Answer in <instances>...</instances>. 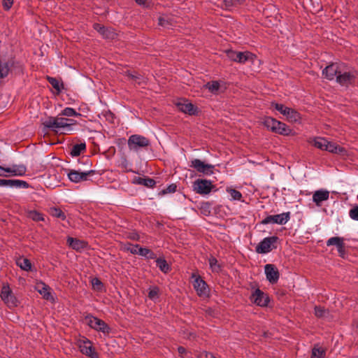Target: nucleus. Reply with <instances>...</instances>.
<instances>
[{
  "label": "nucleus",
  "mask_w": 358,
  "mask_h": 358,
  "mask_svg": "<svg viewBox=\"0 0 358 358\" xmlns=\"http://www.w3.org/2000/svg\"><path fill=\"white\" fill-rule=\"evenodd\" d=\"M48 80L49 83L52 86V87L57 90V92H61L63 85L57 78L53 77H48Z\"/></svg>",
  "instance_id": "nucleus-42"
},
{
  "label": "nucleus",
  "mask_w": 358,
  "mask_h": 358,
  "mask_svg": "<svg viewBox=\"0 0 358 358\" xmlns=\"http://www.w3.org/2000/svg\"><path fill=\"white\" fill-rule=\"evenodd\" d=\"M194 191L199 194H209L213 185L210 180L206 179H197L193 182Z\"/></svg>",
  "instance_id": "nucleus-8"
},
{
  "label": "nucleus",
  "mask_w": 358,
  "mask_h": 358,
  "mask_svg": "<svg viewBox=\"0 0 358 358\" xmlns=\"http://www.w3.org/2000/svg\"><path fill=\"white\" fill-rule=\"evenodd\" d=\"M189 166L194 168L196 171L205 175H211L213 173L214 166L205 164L199 159H194L190 162Z\"/></svg>",
  "instance_id": "nucleus-13"
},
{
  "label": "nucleus",
  "mask_w": 358,
  "mask_h": 358,
  "mask_svg": "<svg viewBox=\"0 0 358 358\" xmlns=\"http://www.w3.org/2000/svg\"><path fill=\"white\" fill-rule=\"evenodd\" d=\"M253 55L249 52H238L236 62L244 64L248 60L252 59Z\"/></svg>",
  "instance_id": "nucleus-29"
},
{
  "label": "nucleus",
  "mask_w": 358,
  "mask_h": 358,
  "mask_svg": "<svg viewBox=\"0 0 358 358\" xmlns=\"http://www.w3.org/2000/svg\"><path fill=\"white\" fill-rule=\"evenodd\" d=\"M3 186L15 188H27L29 184L24 180L18 179H0V187Z\"/></svg>",
  "instance_id": "nucleus-17"
},
{
  "label": "nucleus",
  "mask_w": 358,
  "mask_h": 358,
  "mask_svg": "<svg viewBox=\"0 0 358 358\" xmlns=\"http://www.w3.org/2000/svg\"><path fill=\"white\" fill-rule=\"evenodd\" d=\"M327 142L328 140L323 137H315L311 141L315 148L321 150H325Z\"/></svg>",
  "instance_id": "nucleus-27"
},
{
  "label": "nucleus",
  "mask_w": 358,
  "mask_h": 358,
  "mask_svg": "<svg viewBox=\"0 0 358 358\" xmlns=\"http://www.w3.org/2000/svg\"><path fill=\"white\" fill-rule=\"evenodd\" d=\"M85 320L90 328L97 331H100L106 334H109L111 331L110 327L103 320L99 319L91 314L86 315Z\"/></svg>",
  "instance_id": "nucleus-2"
},
{
  "label": "nucleus",
  "mask_w": 358,
  "mask_h": 358,
  "mask_svg": "<svg viewBox=\"0 0 358 358\" xmlns=\"http://www.w3.org/2000/svg\"><path fill=\"white\" fill-rule=\"evenodd\" d=\"M78 347L80 352L90 358H99L97 352L93 348L91 341L84 338L78 341Z\"/></svg>",
  "instance_id": "nucleus-12"
},
{
  "label": "nucleus",
  "mask_w": 358,
  "mask_h": 358,
  "mask_svg": "<svg viewBox=\"0 0 358 358\" xmlns=\"http://www.w3.org/2000/svg\"><path fill=\"white\" fill-rule=\"evenodd\" d=\"M159 24L162 27L169 28L173 25V18L169 15H162L159 17Z\"/></svg>",
  "instance_id": "nucleus-36"
},
{
  "label": "nucleus",
  "mask_w": 358,
  "mask_h": 358,
  "mask_svg": "<svg viewBox=\"0 0 358 358\" xmlns=\"http://www.w3.org/2000/svg\"><path fill=\"white\" fill-rule=\"evenodd\" d=\"M176 106L180 111L189 115H194L196 112V108L187 100H180L176 103Z\"/></svg>",
  "instance_id": "nucleus-21"
},
{
  "label": "nucleus",
  "mask_w": 358,
  "mask_h": 358,
  "mask_svg": "<svg viewBox=\"0 0 358 358\" xmlns=\"http://www.w3.org/2000/svg\"><path fill=\"white\" fill-rule=\"evenodd\" d=\"M86 150V143L82 142L80 143L73 145L71 148L70 155L73 157H78Z\"/></svg>",
  "instance_id": "nucleus-25"
},
{
  "label": "nucleus",
  "mask_w": 358,
  "mask_h": 358,
  "mask_svg": "<svg viewBox=\"0 0 358 358\" xmlns=\"http://www.w3.org/2000/svg\"><path fill=\"white\" fill-rule=\"evenodd\" d=\"M94 28L98 32H99L104 38H110V35L111 34L105 27L102 26L100 24H94Z\"/></svg>",
  "instance_id": "nucleus-45"
},
{
  "label": "nucleus",
  "mask_w": 358,
  "mask_h": 358,
  "mask_svg": "<svg viewBox=\"0 0 358 358\" xmlns=\"http://www.w3.org/2000/svg\"><path fill=\"white\" fill-rule=\"evenodd\" d=\"M128 148L130 150L138 152L140 149L150 145V141L145 136L134 134L128 139Z\"/></svg>",
  "instance_id": "nucleus-4"
},
{
  "label": "nucleus",
  "mask_w": 358,
  "mask_h": 358,
  "mask_svg": "<svg viewBox=\"0 0 358 358\" xmlns=\"http://www.w3.org/2000/svg\"><path fill=\"white\" fill-rule=\"evenodd\" d=\"M264 272L267 280L273 284L278 282L279 279V272L273 264H266L264 266Z\"/></svg>",
  "instance_id": "nucleus-15"
},
{
  "label": "nucleus",
  "mask_w": 358,
  "mask_h": 358,
  "mask_svg": "<svg viewBox=\"0 0 358 358\" xmlns=\"http://www.w3.org/2000/svg\"><path fill=\"white\" fill-rule=\"evenodd\" d=\"M291 213L285 212L278 215H268L262 221V224H278L280 225L285 224L290 220Z\"/></svg>",
  "instance_id": "nucleus-7"
},
{
  "label": "nucleus",
  "mask_w": 358,
  "mask_h": 358,
  "mask_svg": "<svg viewBox=\"0 0 358 358\" xmlns=\"http://www.w3.org/2000/svg\"><path fill=\"white\" fill-rule=\"evenodd\" d=\"M238 55V52L234 50H229L227 52V57L232 61L236 62V55Z\"/></svg>",
  "instance_id": "nucleus-53"
},
{
  "label": "nucleus",
  "mask_w": 358,
  "mask_h": 358,
  "mask_svg": "<svg viewBox=\"0 0 358 358\" xmlns=\"http://www.w3.org/2000/svg\"><path fill=\"white\" fill-rule=\"evenodd\" d=\"M192 278H194L193 286L199 296H208L209 289L207 283L195 273H192Z\"/></svg>",
  "instance_id": "nucleus-9"
},
{
  "label": "nucleus",
  "mask_w": 358,
  "mask_h": 358,
  "mask_svg": "<svg viewBox=\"0 0 358 358\" xmlns=\"http://www.w3.org/2000/svg\"><path fill=\"white\" fill-rule=\"evenodd\" d=\"M278 238L275 236L264 238L255 248V251L259 254H266L273 249L276 248Z\"/></svg>",
  "instance_id": "nucleus-6"
},
{
  "label": "nucleus",
  "mask_w": 358,
  "mask_h": 358,
  "mask_svg": "<svg viewBox=\"0 0 358 358\" xmlns=\"http://www.w3.org/2000/svg\"><path fill=\"white\" fill-rule=\"evenodd\" d=\"M95 173L93 170L87 171H80L76 170H70L68 173L69 179L75 183L86 181L88 180V177L94 175Z\"/></svg>",
  "instance_id": "nucleus-11"
},
{
  "label": "nucleus",
  "mask_w": 358,
  "mask_h": 358,
  "mask_svg": "<svg viewBox=\"0 0 358 358\" xmlns=\"http://www.w3.org/2000/svg\"><path fill=\"white\" fill-rule=\"evenodd\" d=\"M156 264L157 266L159 268V270L164 273H167L171 270V268L169 265L168 264L167 262L162 258H157L156 259Z\"/></svg>",
  "instance_id": "nucleus-32"
},
{
  "label": "nucleus",
  "mask_w": 358,
  "mask_h": 358,
  "mask_svg": "<svg viewBox=\"0 0 358 358\" xmlns=\"http://www.w3.org/2000/svg\"><path fill=\"white\" fill-rule=\"evenodd\" d=\"M14 0H2V6L5 10H9L13 4Z\"/></svg>",
  "instance_id": "nucleus-52"
},
{
  "label": "nucleus",
  "mask_w": 358,
  "mask_h": 358,
  "mask_svg": "<svg viewBox=\"0 0 358 358\" xmlns=\"http://www.w3.org/2000/svg\"><path fill=\"white\" fill-rule=\"evenodd\" d=\"M176 188H177V186L175 184H171L166 188L164 189L162 191V193L163 194L174 193L176 191Z\"/></svg>",
  "instance_id": "nucleus-51"
},
{
  "label": "nucleus",
  "mask_w": 358,
  "mask_h": 358,
  "mask_svg": "<svg viewBox=\"0 0 358 358\" xmlns=\"http://www.w3.org/2000/svg\"><path fill=\"white\" fill-rule=\"evenodd\" d=\"M38 287L39 289L38 292L41 294H43L45 298L48 299V296L50 294L48 292V286H47L44 283H41V284L38 285Z\"/></svg>",
  "instance_id": "nucleus-48"
},
{
  "label": "nucleus",
  "mask_w": 358,
  "mask_h": 358,
  "mask_svg": "<svg viewBox=\"0 0 358 358\" xmlns=\"http://www.w3.org/2000/svg\"><path fill=\"white\" fill-rule=\"evenodd\" d=\"M326 352L322 348L315 346L312 350L311 358H324Z\"/></svg>",
  "instance_id": "nucleus-37"
},
{
  "label": "nucleus",
  "mask_w": 358,
  "mask_h": 358,
  "mask_svg": "<svg viewBox=\"0 0 358 358\" xmlns=\"http://www.w3.org/2000/svg\"><path fill=\"white\" fill-rule=\"evenodd\" d=\"M215 358H216V357H215Z\"/></svg>",
  "instance_id": "nucleus-59"
},
{
  "label": "nucleus",
  "mask_w": 358,
  "mask_h": 358,
  "mask_svg": "<svg viewBox=\"0 0 358 358\" xmlns=\"http://www.w3.org/2000/svg\"><path fill=\"white\" fill-rule=\"evenodd\" d=\"M245 0H224V6L227 8L236 6L242 4Z\"/></svg>",
  "instance_id": "nucleus-46"
},
{
  "label": "nucleus",
  "mask_w": 358,
  "mask_h": 358,
  "mask_svg": "<svg viewBox=\"0 0 358 358\" xmlns=\"http://www.w3.org/2000/svg\"><path fill=\"white\" fill-rule=\"evenodd\" d=\"M138 255L148 259H156V254L148 248L140 247L138 249Z\"/></svg>",
  "instance_id": "nucleus-26"
},
{
  "label": "nucleus",
  "mask_w": 358,
  "mask_h": 358,
  "mask_svg": "<svg viewBox=\"0 0 358 358\" xmlns=\"http://www.w3.org/2000/svg\"><path fill=\"white\" fill-rule=\"evenodd\" d=\"M45 127L57 134H69L73 129V125L76 124V121L72 119H68L63 117H49L43 122Z\"/></svg>",
  "instance_id": "nucleus-1"
},
{
  "label": "nucleus",
  "mask_w": 358,
  "mask_h": 358,
  "mask_svg": "<svg viewBox=\"0 0 358 358\" xmlns=\"http://www.w3.org/2000/svg\"><path fill=\"white\" fill-rule=\"evenodd\" d=\"M16 264L22 270L28 271L31 268L30 261L24 257H19L16 259Z\"/></svg>",
  "instance_id": "nucleus-28"
},
{
  "label": "nucleus",
  "mask_w": 358,
  "mask_h": 358,
  "mask_svg": "<svg viewBox=\"0 0 358 358\" xmlns=\"http://www.w3.org/2000/svg\"><path fill=\"white\" fill-rule=\"evenodd\" d=\"M357 78V73L355 71H341L338 74L336 77V82L345 87H348L350 85H353L355 83Z\"/></svg>",
  "instance_id": "nucleus-10"
},
{
  "label": "nucleus",
  "mask_w": 358,
  "mask_h": 358,
  "mask_svg": "<svg viewBox=\"0 0 358 358\" xmlns=\"http://www.w3.org/2000/svg\"><path fill=\"white\" fill-rule=\"evenodd\" d=\"M227 192L229 193V194L231 196V200L234 201H241L242 198V194L233 188H227Z\"/></svg>",
  "instance_id": "nucleus-40"
},
{
  "label": "nucleus",
  "mask_w": 358,
  "mask_h": 358,
  "mask_svg": "<svg viewBox=\"0 0 358 358\" xmlns=\"http://www.w3.org/2000/svg\"><path fill=\"white\" fill-rule=\"evenodd\" d=\"M48 213L54 217L59 218L62 220H65L66 217L65 213L57 207H51L48 209Z\"/></svg>",
  "instance_id": "nucleus-30"
},
{
  "label": "nucleus",
  "mask_w": 358,
  "mask_h": 358,
  "mask_svg": "<svg viewBox=\"0 0 358 358\" xmlns=\"http://www.w3.org/2000/svg\"><path fill=\"white\" fill-rule=\"evenodd\" d=\"M344 245V238L338 236H334L329 238L327 241V245H335L336 248H341V245Z\"/></svg>",
  "instance_id": "nucleus-34"
},
{
  "label": "nucleus",
  "mask_w": 358,
  "mask_h": 358,
  "mask_svg": "<svg viewBox=\"0 0 358 358\" xmlns=\"http://www.w3.org/2000/svg\"><path fill=\"white\" fill-rule=\"evenodd\" d=\"M61 115L66 117H78L80 116L81 115L78 113L75 109L66 107L65 108L61 113Z\"/></svg>",
  "instance_id": "nucleus-44"
},
{
  "label": "nucleus",
  "mask_w": 358,
  "mask_h": 358,
  "mask_svg": "<svg viewBox=\"0 0 358 358\" xmlns=\"http://www.w3.org/2000/svg\"><path fill=\"white\" fill-rule=\"evenodd\" d=\"M250 300L256 305L262 307L267 306L269 302L268 296L258 288L252 294Z\"/></svg>",
  "instance_id": "nucleus-14"
},
{
  "label": "nucleus",
  "mask_w": 358,
  "mask_h": 358,
  "mask_svg": "<svg viewBox=\"0 0 358 358\" xmlns=\"http://www.w3.org/2000/svg\"><path fill=\"white\" fill-rule=\"evenodd\" d=\"M178 353H179L181 356H182V355L185 353V352H186V350H185V348L181 347V346H180V347H178Z\"/></svg>",
  "instance_id": "nucleus-56"
},
{
  "label": "nucleus",
  "mask_w": 358,
  "mask_h": 358,
  "mask_svg": "<svg viewBox=\"0 0 358 358\" xmlns=\"http://www.w3.org/2000/svg\"><path fill=\"white\" fill-rule=\"evenodd\" d=\"M223 83L221 81L214 80L211 82H208L206 84L203 85L205 89H207L209 92H210L213 94H217L221 90L222 84Z\"/></svg>",
  "instance_id": "nucleus-24"
},
{
  "label": "nucleus",
  "mask_w": 358,
  "mask_h": 358,
  "mask_svg": "<svg viewBox=\"0 0 358 358\" xmlns=\"http://www.w3.org/2000/svg\"><path fill=\"white\" fill-rule=\"evenodd\" d=\"M1 298L9 307H14L17 306V300L12 294V292L8 287L3 286L1 293Z\"/></svg>",
  "instance_id": "nucleus-16"
},
{
  "label": "nucleus",
  "mask_w": 358,
  "mask_h": 358,
  "mask_svg": "<svg viewBox=\"0 0 358 358\" xmlns=\"http://www.w3.org/2000/svg\"><path fill=\"white\" fill-rule=\"evenodd\" d=\"M327 313L326 309L321 306H315V315L317 317H324Z\"/></svg>",
  "instance_id": "nucleus-49"
},
{
  "label": "nucleus",
  "mask_w": 358,
  "mask_h": 358,
  "mask_svg": "<svg viewBox=\"0 0 358 358\" xmlns=\"http://www.w3.org/2000/svg\"><path fill=\"white\" fill-rule=\"evenodd\" d=\"M136 2L140 6H145L147 0H136Z\"/></svg>",
  "instance_id": "nucleus-57"
},
{
  "label": "nucleus",
  "mask_w": 358,
  "mask_h": 358,
  "mask_svg": "<svg viewBox=\"0 0 358 358\" xmlns=\"http://www.w3.org/2000/svg\"><path fill=\"white\" fill-rule=\"evenodd\" d=\"M13 64L14 60L13 59L6 60L0 58V80L8 77Z\"/></svg>",
  "instance_id": "nucleus-19"
},
{
  "label": "nucleus",
  "mask_w": 358,
  "mask_h": 358,
  "mask_svg": "<svg viewBox=\"0 0 358 358\" xmlns=\"http://www.w3.org/2000/svg\"><path fill=\"white\" fill-rule=\"evenodd\" d=\"M272 106L282 115L286 117V119L290 122H296L301 120V115L293 108L285 106L283 104L272 103Z\"/></svg>",
  "instance_id": "nucleus-3"
},
{
  "label": "nucleus",
  "mask_w": 358,
  "mask_h": 358,
  "mask_svg": "<svg viewBox=\"0 0 358 358\" xmlns=\"http://www.w3.org/2000/svg\"><path fill=\"white\" fill-rule=\"evenodd\" d=\"M264 124L268 129L273 132L276 126L279 124V121L275 118L267 117L264 121Z\"/></svg>",
  "instance_id": "nucleus-31"
},
{
  "label": "nucleus",
  "mask_w": 358,
  "mask_h": 358,
  "mask_svg": "<svg viewBox=\"0 0 358 358\" xmlns=\"http://www.w3.org/2000/svg\"><path fill=\"white\" fill-rule=\"evenodd\" d=\"M349 216L352 220L358 221V205L350 210Z\"/></svg>",
  "instance_id": "nucleus-50"
},
{
  "label": "nucleus",
  "mask_w": 358,
  "mask_h": 358,
  "mask_svg": "<svg viewBox=\"0 0 358 358\" xmlns=\"http://www.w3.org/2000/svg\"><path fill=\"white\" fill-rule=\"evenodd\" d=\"M26 171L27 168L23 164H13L6 168L0 166L1 177L22 176L25 175Z\"/></svg>",
  "instance_id": "nucleus-5"
},
{
  "label": "nucleus",
  "mask_w": 358,
  "mask_h": 358,
  "mask_svg": "<svg viewBox=\"0 0 358 358\" xmlns=\"http://www.w3.org/2000/svg\"><path fill=\"white\" fill-rule=\"evenodd\" d=\"M208 263L213 272L218 273L220 271V266L215 257L210 256L208 259Z\"/></svg>",
  "instance_id": "nucleus-39"
},
{
  "label": "nucleus",
  "mask_w": 358,
  "mask_h": 358,
  "mask_svg": "<svg viewBox=\"0 0 358 358\" xmlns=\"http://www.w3.org/2000/svg\"><path fill=\"white\" fill-rule=\"evenodd\" d=\"M139 245H133L130 243H127L124 245V250L129 252L133 255H138V249H139Z\"/></svg>",
  "instance_id": "nucleus-43"
},
{
  "label": "nucleus",
  "mask_w": 358,
  "mask_h": 358,
  "mask_svg": "<svg viewBox=\"0 0 358 358\" xmlns=\"http://www.w3.org/2000/svg\"><path fill=\"white\" fill-rule=\"evenodd\" d=\"M198 358H215V357L211 353L202 352L199 354Z\"/></svg>",
  "instance_id": "nucleus-54"
},
{
  "label": "nucleus",
  "mask_w": 358,
  "mask_h": 358,
  "mask_svg": "<svg viewBox=\"0 0 358 358\" xmlns=\"http://www.w3.org/2000/svg\"><path fill=\"white\" fill-rule=\"evenodd\" d=\"M67 243L72 249L76 251H80L81 250L85 248L87 245V243L84 241H81L78 238H74L72 237L67 238Z\"/></svg>",
  "instance_id": "nucleus-22"
},
{
  "label": "nucleus",
  "mask_w": 358,
  "mask_h": 358,
  "mask_svg": "<svg viewBox=\"0 0 358 358\" xmlns=\"http://www.w3.org/2000/svg\"><path fill=\"white\" fill-rule=\"evenodd\" d=\"M340 70L338 69V66L336 64H331L327 66L322 70V76H324L329 80H333L338 76Z\"/></svg>",
  "instance_id": "nucleus-18"
},
{
  "label": "nucleus",
  "mask_w": 358,
  "mask_h": 358,
  "mask_svg": "<svg viewBox=\"0 0 358 358\" xmlns=\"http://www.w3.org/2000/svg\"><path fill=\"white\" fill-rule=\"evenodd\" d=\"M159 296V289L157 287H149L148 298L152 301H156Z\"/></svg>",
  "instance_id": "nucleus-41"
},
{
  "label": "nucleus",
  "mask_w": 358,
  "mask_h": 358,
  "mask_svg": "<svg viewBox=\"0 0 358 358\" xmlns=\"http://www.w3.org/2000/svg\"><path fill=\"white\" fill-rule=\"evenodd\" d=\"M136 180L138 184L144 185L147 187H153L156 184L155 180L150 178H138Z\"/></svg>",
  "instance_id": "nucleus-38"
},
{
  "label": "nucleus",
  "mask_w": 358,
  "mask_h": 358,
  "mask_svg": "<svg viewBox=\"0 0 358 358\" xmlns=\"http://www.w3.org/2000/svg\"><path fill=\"white\" fill-rule=\"evenodd\" d=\"M325 151H328L334 154H339L341 155H345L347 153V151L344 148L341 147L336 143L329 141L327 142Z\"/></svg>",
  "instance_id": "nucleus-23"
},
{
  "label": "nucleus",
  "mask_w": 358,
  "mask_h": 358,
  "mask_svg": "<svg viewBox=\"0 0 358 358\" xmlns=\"http://www.w3.org/2000/svg\"><path fill=\"white\" fill-rule=\"evenodd\" d=\"M27 216L29 218L35 222L44 221L45 217L44 215L37 210H29L27 213Z\"/></svg>",
  "instance_id": "nucleus-35"
},
{
  "label": "nucleus",
  "mask_w": 358,
  "mask_h": 358,
  "mask_svg": "<svg viewBox=\"0 0 358 358\" xmlns=\"http://www.w3.org/2000/svg\"><path fill=\"white\" fill-rule=\"evenodd\" d=\"M131 238L134 240V241H138L139 240V236L136 234V235H134V236H131Z\"/></svg>",
  "instance_id": "nucleus-58"
},
{
  "label": "nucleus",
  "mask_w": 358,
  "mask_h": 358,
  "mask_svg": "<svg viewBox=\"0 0 358 358\" xmlns=\"http://www.w3.org/2000/svg\"><path fill=\"white\" fill-rule=\"evenodd\" d=\"M273 132L280 135H289L291 129L285 123L279 121V124L276 126Z\"/></svg>",
  "instance_id": "nucleus-33"
},
{
  "label": "nucleus",
  "mask_w": 358,
  "mask_h": 358,
  "mask_svg": "<svg viewBox=\"0 0 358 358\" xmlns=\"http://www.w3.org/2000/svg\"><path fill=\"white\" fill-rule=\"evenodd\" d=\"M329 198V192L326 189H319L313 194V201L318 207L322 206L323 201H327Z\"/></svg>",
  "instance_id": "nucleus-20"
},
{
  "label": "nucleus",
  "mask_w": 358,
  "mask_h": 358,
  "mask_svg": "<svg viewBox=\"0 0 358 358\" xmlns=\"http://www.w3.org/2000/svg\"><path fill=\"white\" fill-rule=\"evenodd\" d=\"M91 283H92L93 289H94L96 291L102 290L103 285V283L101 282V281L99 278H92L91 280Z\"/></svg>",
  "instance_id": "nucleus-47"
},
{
  "label": "nucleus",
  "mask_w": 358,
  "mask_h": 358,
  "mask_svg": "<svg viewBox=\"0 0 358 358\" xmlns=\"http://www.w3.org/2000/svg\"><path fill=\"white\" fill-rule=\"evenodd\" d=\"M337 250H338V252L339 253V255L341 257H343L344 255H345V247H344V245H342L341 248H338Z\"/></svg>",
  "instance_id": "nucleus-55"
}]
</instances>
